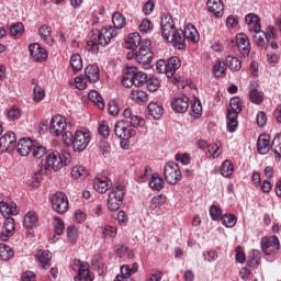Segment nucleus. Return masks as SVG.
<instances>
[{
	"label": "nucleus",
	"instance_id": "14",
	"mask_svg": "<svg viewBox=\"0 0 281 281\" xmlns=\"http://www.w3.org/2000/svg\"><path fill=\"white\" fill-rule=\"evenodd\" d=\"M235 41L241 56H249L251 52V43L249 42V37L247 36V34H237Z\"/></svg>",
	"mask_w": 281,
	"mask_h": 281
},
{
	"label": "nucleus",
	"instance_id": "40",
	"mask_svg": "<svg viewBox=\"0 0 281 281\" xmlns=\"http://www.w3.org/2000/svg\"><path fill=\"white\" fill-rule=\"evenodd\" d=\"M89 176V172L87 171V168H85V166L82 165H77L71 169V177L74 179H87V177Z\"/></svg>",
	"mask_w": 281,
	"mask_h": 281
},
{
	"label": "nucleus",
	"instance_id": "50",
	"mask_svg": "<svg viewBox=\"0 0 281 281\" xmlns=\"http://www.w3.org/2000/svg\"><path fill=\"white\" fill-rule=\"evenodd\" d=\"M231 110L227 111V113H235V115H238L240 111H243V106L240 105V98L234 97L231 99Z\"/></svg>",
	"mask_w": 281,
	"mask_h": 281
},
{
	"label": "nucleus",
	"instance_id": "52",
	"mask_svg": "<svg viewBox=\"0 0 281 281\" xmlns=\"http://www.w3.org/2000/svg\"><path fill=\"white\" fill-rule=\"evenodd\" d=\"M70 66L75 71H80V69H82V57L80 54H74L70 57Z\"/></svg>",
	"mask_w": 281,
	"mask_h": 281
},
{
	"label": "nucleus",
	"instance_id": "54",
	"mask_svg": "<svg viewBox=\"0 0 281 281\" xmlns=\"http://www.w3.org/2000/svg\"><path fill=\"white\" fill-rule=\"evenodd\" d=\"M222 225H224V227H234L238 221V218H236V215L234 214H225L222 216Z\"/></svg>",
	"mask_w": 281,
	"mask_h": 281
},
{
	"label": "nucleus",
	"instance_id": "26",
	"mask_svg": "<svg viewBox=\"0 0 281 281\" xmlns=\"http://www.w3.org/2000/svg\"><path fill=\"white\" fill-rule=\"evenodd\" d=\"M85 76L89 82H98L100 80V68L97 65H88L85 69Z\"/></svg>",
	"mask_w": 281,
	"mask_h": 281
},
{
	"label": "nucleus",
	"instance_id": "34",
	"mask_svg": "<svg viewBox=\"0 0 281 281\" xmlns=\"http://www.w3.org/2000/svg\"><path fill=\"white\" fill-rule=\"evenodd\" d=\"M223 155V149L221 148V143H213L207 146V158L218 159Z\"/></svg>",
	"mask_w": 281,
	"mask_h": 281
},
{
	"label": "nucleus",
	"instance_id": "49",
	"mask_svg": "<svg viewBox=\"0 0 281 281\" xmlns=\"http://www.w3.org/2000/svg\"><path fill=\"white\" fill-rule=\"evenodd\" d=\"M31 153L35 159H43V157L47 156V148L42 145H33Z\"/></svg>",
	"mask_w": 281,
	"mask_h": 281
},
{
	"label": "nucleus",
	"instance_id": "59",
	"mask_svg": "<svg viewBox=\"0 0 281 281\" xmlns=\"http://www.w3.org/2000/svg\"><path fill=\"white\" fill-rule=\"evenodd\" d=\"M210 216L213 221H221L223 218V210L216 205L210 207Z\"/></svg>",
	"mask_w": 281,
	"mask_h": 281
},
{
	"label": "nucleus",
	"instance_id": "32",
	"mask_svg": "<svg viewBox=\"0 0 281 281\" xmlns=\"http://www.w3.org/2000/svg\"><path fill=\"white\" fill-rule=\"evenodd\" d=\"M138 45H142V35L139 33H131L125 42V47L135 49Z\"/></svg>",
	"mask_w": 281,
	"mask_h": 281
},
{
	"label": "nucleus",
	"instance_id": "30",
	"mask_svg": "<svg viewBox=\"0 0 281 281\" xmlns=\"http://www.w3.org/2000/svg\"><path fill=\"white\" fill-rule=\"evenodd\" d=\"M179 67H181V59L179 57L169 58L167 60V78H172Z\"/></svg>",
	"mask_w": 281,
	"mask_h": 281
},
{
	"label": "nucleus",
	"instance_id": "53",
	"mask_svg": "<svg viewBox=\"0 0 281 281\" xmlns=\"http://www.w3.org/2000/svg\"><path fill=\"white\" fill-rule=\"evenodd\" d=\"M45 100V89L41 86L33 88V102H43Z\"/></svg>",
	"mask_w": 281,
	"mask_h": 281
},
{
	"label": "nucleus",
	"instance_id": "16",
	"mask_svg": "<svg viewBox=\"0 0 281 281\" xmlns=\"http://www.w3.org/2000/svg\"><path fill=\"white\" fill-rule=\"evenodd\" d=\"M111 38H115V31L113 27H102L98 34L99 45L106 47L111 43Z\"/></svg>",
	"mask_w": 281,
	"mask_h": 281
},
{
	"label": "nucleus",
	"instance_id": "27",
	"mask_svg": "<svg viewBox=\"0 0 281 281\" xmlns=\"http://www.w3.org/2000/svg\"><path fill=\"white\" fill-rule=\"evenodd\" d=\"M0 213L4 218L8 216H16V214H19V207H16V204L14 203L8 204L5 202H0Z\"/></svg>",
	"mask_w": 281,
	"mask_h": 281
},
{
	"label": "nucleus",
	"instance_id": "64",
	"mask_svg": "<svg viewBox=\"0 0 281 281\" xmlns=\"http://www.w3.org/2000/svg\"><path fill=\"white\" fill-rule=\"evenodd\" d=\"M153 30V23L148 19H144L139 25V32L143 34H148Z\"/></svg>",
	"mask_w": 281,
	"mask_h": 281
},
{
	"label": "nucleus",
	"instance_id": "9",
	"mask_svg": "<svg viewBox=\"0 0 281 281\" xmlns=\"http://www.w3.org/2000/svg\"><path fill=\"white\" fill-rule=\"evenodd\" d=\"M168 43H173L178 49H186V35L183 30L172 29L169 34L162 35Z\"/></svg>",
	"mask_w": 281,
	"mask_h": 281
},
{
	"label": "nucleus",
	"instance_id": "13",
	"mask_svg": "<svg viewBox=\"0 0 281 281\" xmlns=\"http://www.w3.org/2000/svg\"><path fill=\"white\" fill-rule=\"evenodd\" d=\"M72 269L78 270L79 280L93 281L91 272H89V263L76 259L72 263ZM75 280L78 281V277H76Z\"/></svg>",
	"mask_w": 281,
	"mask_h": 281
},
{
	"label": "nucleus",
	"instance_id": "58",
	"mask_svg": "<svg viewBox=\"0 0 281 281\" xmlns=\"http://www.w3.org/2000/svg\"><path fill=\"white\" fill-rule=\"evenodd\" d=\"M262 92L258 91L256 88H251L249 92V99L254 104H260L262 102Z\"/></svg>",
	"mask_w": 281,
	"mask_h": 281
},
{
	"label": "nucleus",
	"instance_id": "21",
	"mask_svg": "<svg viewBox=\"0 0 281 281\" xmlns=\"http://www.w3.org/2000/svg\"><path fill=\"white\" fill-rule=\"evenodd\" d=\"M111 179L109 178H95L93 180V189L95 192H99L100 194L106 193L109 188H111Z\"/></svg>",
	"mask_w": 281,
	"mask_h": 281
},
{
	"label": "nucleus",
	"instance_id": "12",
	"mask_svg": "<svg viewBox=\"0 0 281 281\" xmlns=\"http://www.w3.org/2000/svg\"><path fill=\"white\" fill-rule=\"evenodd\" d=\"M30 56L35 63H45L47 60V50L38 43L29 45Z\"/></svg>",
	"mask_w": 281,
	"mask_h": 281
},
{
	"label": "nucleus",
	"instance_id": "4",
	"mask_svg": "<svg viewBox=\"0 0 281 281\" xmlns=\"http://www.w3.org/2000/svg\"><path fill=\"white\" fill-rule=\"evenodd\" d=\"M50 205L57 214H65L69 210V199L64 192H55L49 196Z\"/></svg>",
	"mask_w": 281,
	"mask_h": 281
},
{
	"label": "nucleus",
	"instance_id": "8",
	"mask_svg": "<svg viewBox=\"0 0 281 281\" xmlns=\"http://www.w3.org/2000/svg\"><path fill=\"white\" fill-rule=\"evenodd\" d=\"M261 249L266 256H274L280 251V239L278 236L263 237L261 239Z\"/></svg>",
	"mask_w": 281,
	"mask_h": 281
},
{
	"label": "nucleus",
	"instance_id": "6",
	"mask_svg": "<svg viewBox=\"0 0 281 281\" xmlns=\"http://www.w3.org/2000/svg\"><path fill=\"white\" fill-rule=\"evenodd\" d=\"M164 175L169 186H177V183L181 181V177H182L181 170L179 169V165L172 161L165 165Z\"/></svg>",
	"mask_w": 281,
	"mask_h": 281
},
{
	"label": "nucleus",
	"instance_id": "37",
	"mask_svg": "<svg viewBox=\"0 0 281 281\" xmlns=\"http://www.w3.org/2000/svg\"><path fill=\"white\" fill-rule=\"evenodd\" d=\"M55 227H54V232L55 235L53 236L50 240V243H57L58 240V236H63V234L65 233V223L63 222V220L60 217H55Z\"/></svg>",
	"mask_w": 281,
	"mask_h": 281
},
{
	"label": "nucleus",
	"instance_id": "51",
	"mask_svg": "<svg viewBox=\"0 0 281 281\" xmlns=\"http://www.w3.org/2000/svg\"><path fill=\"white\" fill-rule=\"evenodd\" d=\"M101 233L102 238H115L117 236V228L105 225L101 227Z\"/></svg>",
	"mask_w": 281,
	"mask_h": 281
},
{
	"label": "nucleus",
	"instance_id": "18",
	"mask_svg": "<svg viewBox=\"0 0 281 281\" xmlns=\"http://www.w3.org/2000/svg\"><path fill=\"white\" fill-rule=\"evenodd\" d=\"M206 8L217 19H221L225 12V7L221 0H207Z\"/></svg>",
	"mask_w": 281,
	"mask_h": 281
},
{
	"label": "nucleus",
	"instance_id": "62",
	"mask_svg": "<svg viewBox=\"0 0 281 281\" xmlns=\"http://www.w3.org/2000/svg\"><path fill=\"white\" fill-rule=\"evenodd\" d=\"M42 179L43 177L41 173L36 172L30 180H27V186H30V188H38Z\"/></svg>",
	"mask_w": 281,
	"mask_h": 281
},
{
	"label": "nucleus",
	"instance_id": "41",
	"mask_svg": "<svg viewBox=\"0 0 281 281\" xmlns=\"http://www.w3.org/2000/svg\"><path fill=\"white\" fill-rule=\"evenodd\" d=\"M183 34L184 41L187 38L188 41H192V43H199V31H196V27H194V25H188Z\"/></svg>",
	"mask_w": 281,
	"mask_h": 281
},
{
	"label": "nucleus",
	"instance_id": "48",
	"mask_svg": "<svg viewBox=\"0 0 281 281\" xmlns=\"http://www.w3.org/2000/svg\"><path fill=\"white\" fill-rule=\"evenodd\" d=\"M165 203H166V196L156 195L150 200L148 210L151 212H155V210H157L159 205H164Z\"/></svg>",
	"mask_w": 281,
	"mask_h": 281
},
{
	"label": "nucleus",
	"instance_id": "1",
	"mask_svg": "<svg viewBox=\"0 0 281 281\" xmlns=\"http://www.w3.org/2000/svg\"><path fill=\"white\" fill-rule=\"evenodd\" d=\"M70 161L71 154L69 151L63 150L60 155V153H58L57 150H50L47 151L45 160L42 161L40 171L41 173L44 172L45 175L49 169L54 170L55 172H58L60 168L69 165Z\"/></svg>",
	"mask_w": 281,
	"mask_h": 281
},
{
	"label": "nucleus",
	"instance_id": "5",
	"mask_svg": "<svg viewBox=\"0 0 281 281\" xmlns=\"http://www.w3.org/2000/svg\"><path fill=\"white\" fill-rule=\"evenodd\" d=\"M114 133L116 137H119V139H124L125 142L137 135V132L133 127H131V123L128 122V120L116 122L114 126Z\"/></svg>",
	"mask_w": 281,
	"mask_h": 281
},
{
	"label": "nucleus",
	"instance_id": "44",
	"mask_svg": "<svg viewBox=\"0 0 281 281\" xmlns=\"http://www.w3.org/2000/svg\"><path fill=\"white\" fill-rule=\"evenodd\" d=\"M226 65L231 71H240L243 67L241 63L238 60V57H234L232 55L226 57Z\"/></svg>",
	"mask_w": 281,
	"mask_h": 281
},
{
	"label": "nucleus",
	"instance_id": "43",
	"mask_svg": "<svg viewBox=\"0 0 281 281\" xmlns=\"http://www.w3.org/2000/svg\"><path fill=\"white\" fill-rule=\"evenodd\" d=\"M88 98L89 100H91V102L97 104V106H99L101 111L104 110V99H102L100 92H98L97 90H91L88 94Z\"/></svg>",
	"mask_w": 281,
	"mask_h": 281
},
{
	"label": "nucleus",
	"instance_id": "38",
	"mask_svg": "<svg viewBox=\"0 0 281 281\" xmlns=\"http://www.w3.org/2000/svg\"><path fill=\"white\" fill-rule=\"evenodd\" d=\"M149 188H151V190H156L157 192L164 190V178H161L159 173L151 175L149 180Z\"/></svg>",
	"mask_w": 281,
	"mask_h": 281
},
{
	"label": "nucleus",
	"instance_id": "25",
	"mask_svg": "<svg viewBox=\"0 0 281 281\" xmlns=\"http://www.w3.org/2000/svg\"><path fill=\"white\" fill-rule=\"evenodd\" d=\"M36 258L42 265V269H49L52 267V254L49 250H38Z\"/></svg>",
	"mask_w": 281,
	"mask_h": 281
},
{
	"label": "nucleus",
	"instance_id": "28",
	"mask_svg": "<svg viewBox=\"0 0 281 281\" xmlns=\"http://www.w3.org/2000/svg\"><path fill=\"white\" fill-rule=\"evenodd\" d=\"M245 21L248 25V32H254L255 30H260V18L255 13H249L246 15Z\"/></svg>",
	"mask_w": 281,
	"mask_h": 281
},
{
	"label": "nucleus",
	"instance_id": "10",
	"mask_svg": "<svg viewBox=\"0 0 281 281\" xmlns=\"http://www.w3.org/2000/svg\"><path fill=\"white\" fill-rule=\"evenodd\" d=\"M67 128V120L63 115H55L52 117L49 123V132L52 135H55V137H58V135H63L65 133V130Z\"/></svg>",
	"mask_w": 281,
	"mask_h": 281
},
{
	"label": "nucleus",
	"instance_id": "35",
	"mask_svg": "<svg viewBox=\"0 0 281 281\" xmlns=\"http://www.w3.org/2000/svg\"><path fill=\"white\" fill-rule=\"evenodd\" d=\"M226 126L228 133H236L238 131V114L227 113Z\"/></svg>",
	"mask_w": 281,
	"mask_h": 281
},
{
	"label": "nucleus",
	"instance_id": "24",
	"mask_svg": "<svg viewBox=\"0 0 281 281\" xmlns=\"http://www.w3.org/2000/svg\"><path fill=\"white\" fill-rule=\"evenodd\" d=\"M269 135H260L257 140V150L259 155H267L271 150V144Z\"/></svg>",
	"mask_w": 281,
	"mask_h": 281
},
{
	"label": "nucleus",
	"instance_id": "45",
	"mask_svg": "<svg viewBox=\"0 0 281 281\" xmlns=\"http://www.w3.org/2000/svg\"><path fill=\"white\" fill-rule=\"evenodd\" d=\"M112 23L116 30H122V27L126 26V18L120 12H114L112 15Z\"/></svg>",
	"mask_w": 281,
	"mask_h": 281
},
{
	"label": "nucleus",
	"instance_id": "22",
	"mask_svg": "<svg viewBox=\"0 0 281 281\" xmlns=\"http://www.w3.org/2000/svg\"><path fill=\"white\" fill-rule=\"evenodd\" d=\"M147 115L153 120H161V115H164V106L157 102H150L147 106Z\"/></svg>",
	"mask_w": 281,
	"mask_h": 281
},
{
	"label": "nucleus",
	"instance_id": "3",
	"mask_svg": "<svg viewBox=\"0 0 281 281\" xmlns=\"http://www.w3.org/2000/svg\"><path fill=\"white\" fill-rule=\"evenodd\" d=\"M125 195L126 187L124 184H115L112 187L108 196V209L110 212H117V210H120Z\"/></svg>",
	"mask_w": 281,
	"mask_h": 281
},
{
	"label": "nucleus",
	"instance_id": "63",
	"mask_svg": "<svg viewBox=\"0 0 281 281\" xmlns=\"http://www.w3.org/2000/svg\"><path fill=\"white\" fill-rule=\"evenodd\" d=\"M111 131L109 130V124H106V122L101 121L99 123V135H101V137L106 138L109 137Z\"/></svg>",
	"mask_w": 281,
	"mask_h": 281
},
{
	"label": "nucleus",
	"instance_id": "47",
	"mask_svg": "<svg viewBox=\"0 0 281 281\" xmlns=\"http://www.w3.org/2000/svg\"><path fill=\"white\" fill-rule=\"evenodd\" d=\"M123 87L131 88L135 85V80L133 79V70H131L130 66L126 67L125 74L122 78Z\"/></svg>",
	"mask_w": 281,
	"mask_h": 281
},
{
	"label": "nucleus",
	"instance_id": "36",
	"mask_svg": "<svg viewBox=\"0 0 281 281\" xmlns=\"http://www.w3.org/2000/svg\"><path fill=\"white\" fill-rule=\"evenodd\" d=\"M38 34L41 38L44 41V43H46V45H49V47L54 45V37H52V29L44 25L40 27Z\"/></svg>",
	"mask_w": 281,
	"mask_h": 281
},
{
	"label": "nucleus",
	"instance_id": "2",
	"mask_svg": "<svg viewBox=\"0 0 281 281\" xmlns=\"http://www.w3.org/2000/svg\"><path fill=\"white\" fill-rule=\"evenodd\" d=\"M149 45L150 40H144L139 49L137 52L133 50L132 53H128L127 58H135L136 63L143 65L144 69H150V63L155 57V54L148 48Z\"/></svg>",
	"mask_w": 281,
	"mask_h": 281
},
{
	"label": "nucleus",
	"instance_id": "29",
	"mask_svg": "<svg viewBox=\"0 0 281 281\" xmlns=\"http://www.w3.org/2000/svg\"><path fill=\"white\" fill-rule=\"evenodd\" d=\"M38 224V214L34 211H29L24 215L23 226L26 227V229H32V227H36Z\"/></svg>",
	"mask_w": 281,
	"mask_h": 281
},
{
	"label": "nucleus",
	"instance_id": "55",
	"mask_svg": "<svg viewBox=\"0 0 281 281\" xmlns=\"http://www.w3.org/2000/svg\"><path fill=\"white\" fill-rule=\"evenodd\" d=\"M67 236L69 243H71V245H76V243H78V228L75 225L68 226Z\"/></svg>",
	"mask_w": 281,
	"mask_h": 281
},
{
	"label": "nucleus",
	"instance_id": "20",
	"mask_svg": "<svg viewBox=\"0 0 281 281\" xmlns=\"http://www.w3.org/2000/svg\"><path fill=\"white\" fill-rule=\"evenodd\" d=\"M130 70H132V78L134 79V87H142L148 82V75L146 72L140 71L135 66H130Z\"/></svg>",
	"mask_w": 281,
	"mask_h": 281
},
{
	"label": "nucleus",
	"instance_id": "19",
	"mask_svg": "<svg viewBox=\"0 0 281 281\" xmlns=\"http://www.w3.org/2000/svg\"><path fill=\"white\" fill-rule=\"evenodd\" d=\"M16 146V151L21 157H27L32 153V139L30 138H20Z\"/></svg>",
	"mask_w": 281,
	"mask_h": 281
},
{
	"label": "nucleus",
	"instance_id": "11",
	"mask_svg": "<svg viewBox=\"0 0 281 281\" xmlns=\"http://www.w3.org/2000/svg\"><path fill=\"white\" fill-rule=\"evenodd\" d=\"M16 148V134L14 132H7L0 137V151L12 153Z\"/></svg>",
	"mask_w": 281,
	"mask_h": 281
},
{
	"label": "nucleus",
	"instance_id": "23",
	"mask_svg": "<svg viewBox=\"0 0 281 281\" xmlns=\"http://www.w3.org/2000/svg\"><path fill=\"white\" fill-rule=\"evenodd\" d=\"M161 34L162 36H168L172 30H175V21L172 20V16L170 14H164L161 22Z\"/></svg>",
	"mask_w": 281,
	"mask_h": 281
},
{
	"label": "nucleus",
	"instance_id": "15",
	"mask_svg": "<svg viewBox=\"0 0 281 281\" xmlns=\"http://www.w3.org/2000/svg\"><path fill=\"white\" fill-rule=\"evenodd\" d=\"M190 99L187 95H181L171 100V109L175 113H186L190 109Z\"/></svg>",
	"mask_w": 281,
	"mask_h": 281
},
{
	"label": "nucleus",
	"instance_id": "33",
	"mask_svg": "<svg viewBox=\"0 0 281 281\" xmlns=\"http://www.w3.org/2000/svg\"><path fill=\"white\" fill-rule=\"evenodd\" d=\"M226 71H227V65L225 64V61L221 59H216L215 64L213 65V76H215V78H223Z\"/></svg>",
	"mask_w": 281,
	"mask_h": 281
},
{
	"label": "nucleus",
	"instance_id": "42",
	"mask_svg": "<svg viewBox=\"0 0 281 281\" xmlns=\"http://www.w3.org/2000/svg\"><path fill=\"white\" fill-rule=\"evenodd\" d=\"M11 258H14V250H12V247L0 244V260L8 261Z\"/></svg>",
	"mask_w": 281,
	"mask_h": 281
},
{
	"label": "nucleus",
	"instance_id": "31",
	"mask_svg": "<svg viewBox=\"0 0 281 281\" xmlns=\"http://www.w3.org/2000/svg\"><path fill=\"white\" fill-rule=\"evenodd\" d=\"M250 34L252 36L254 43H256L258 47H265L267 33L262 31V26L259 30L250 31Z\"/></svg>",
	"mask_w": 281,
	"mask_h": 281
},
{
	"label": "nucleus",
	"instance_id": "56",
	"mask_svg": "<svg viewBox=\"0 0 281 281\" xmlns=\"http://www.w3.org/2000/svg\"><path fill=\"white\" fill-rule=\"evenodd\" d=\"M271 150L277 155L279 159H281V134L277 135L272 139Z\"/></svg>",
	"mask_w": 281,
	"mask_h": 281
},
{
	"label": "nucleus",
	"instance_id": "17",
	"mask_svg": "<svg viewBox=\"0 0 281 281\" xmlns=\"http://www.w3.org/2000/svg\"><path fill=\"white\" fill-rule=\"evenodd\" d=\"M14 235V218L8 217L4 220L3 229L0 233V240L5 243Z\"/></svg>",
	"mask_w": 281,
	"mask_h": 281
},
{
	"label": "nucleus",
	"instance_id": "39",
	"mask_svg": "<svg viewBox=\"0 0 281 281\" xmlns=\"http://www.w3.org/2000/svg\"><path fill=\"white\" fill-rule=\"evenodd\" d=\"M130 98L131 100H133V102H137V104H142L146 102L148 94H146V92L143 90L133 89L130 93Z\"/></svg>",
	"mask_w": 281,
	"mask_h": 281
},
{
	"label": "nucleus",
	"instance_id": "57",
	"mask_svg": "<svg viewBox=\"0 0 281 281\" xmlns=\"http://www.w3.org/2000/svg\"><path fill=\"white\" fill-rule=\"evenodd\" d=\"M21 113H22L21 109L16 106H12L11 109L8 110L7 117L9 122H14L21 119Z\"/></svg>",
	"mask_w": 281,
	"mask_h": 281
},
{
	"label": "nucleus",
	"instance_id": "61",
	"mask_svg": "<svg viewBox=\"0 0 281 281\" xmlns=\"http://www.w3.org/2000/svg\"><path fill=\"white\" fill-rule=\"evenodd\" d=\"M23 30H25L23 26V23L18 22V23L11 25L10 34H11V36H19V34H23Z\"/></svg>",
	"mask_w": 281,
	"mask_h": 281
},
{
	"label": "nucleus",
	"instance_id": "60",
	"mask_svg": "<svg viewBox=\"0 0 281 281\" xmlns=\"http://www.w3.org/2000/svg\"><path fill=\"white\" fill-rule=\"evenodd\" d=\"M147 89L148 91H157L159 89V87L161 86V81L159 80V78H151V79H147Z\"/></svg>",
	"mask_w": 281,
	"mask_h": 281
},
{
	"label": "nucleus",
	"instance_id": "7",
	"mask_svg": "<svg viewBox=\"0 0 281 281\" xmlns=\"http://www.w3.org/2000/svg\"><path fill=\"white\" fill-rule=\"evenodd\" d=\"M91 144V134L89 132L77 131L72 142V150L82 153Z\"/></svg>",
	"mask_w": 281,
	"mask_h": 281
},
{
	"label": "nucleus",
	"instance_id": "46",
	"mask_svg": "<svg viewBox=\"0 0 281 281\" xmlns=\"http://www.w3.org/2000/svg\"><path fill=\"white\" fill-rule=\"evenodd\" d=\"M221 175H222V177L229 179V177H232V175H234V164H232V161H229V160H225L222 164Z\"/></svg>",
	"mask_w": 281,
	"mask_h": 281
}]
</instances>
